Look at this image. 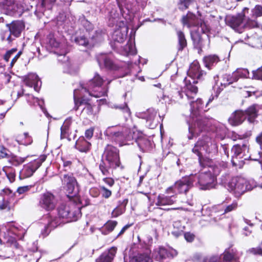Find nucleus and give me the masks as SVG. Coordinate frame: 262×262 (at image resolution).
Instances as JSON below:
<instances>
[{
  "label": "nucleus",
  "mask_w": 262,
  "mask_h": 262,
  "mask_svg": "<svg viewBox=\"0 0 262 262\" xmlns=\"http://www.w3.org/2000/svg\"><path fill=\"white\" fill-rule=\"evenodd\" d=\"M204 167L198 173L191 174L193 177V184L198 185L202 190H207L214 187L216 177L227 167V163L222 162H213L207 160L203 164Z\"/></svg>",
  "instance_id": "f257e3e1"
},
{
  "label": "nucleus",
  "mask_w": 262,
  "mask_h": 262,
  "mask_svg": "<svg viewBox=\"0 0 262 262\" xmlns=\"http://www.w3.org/2000/svg\"><path fill=\"white\" fill-rule=\"evenodd\" d=\"M58 217H47L48 223L41 231L42 236H47L51 230L62 223L77 221L81 216V208L72 204L71 205H60L57 209Z\"/></svg>",
  "instance_id": "f03ea898"
},
{
  "label": "nucleus",
  "mask_w": 262,
  "mask_h": 262,
  "mask_svg": "<svg viewBox=\"0 0 262 262\" xmlns=\"http://www.w3.org/2000/svg\"><path fill=\"white\" fill-rule=\"evenodd\" d=\"M120 165L118 149L113 146L107 145L99 165V169L102 174L105 176H109L113 172L112 169L119 167Z\"/></svg>",
  "instance_id": "7ed1b4c3"
},
{
  "label": "nucleus",
  "mask_w": 262,
  "mask_h": 262,
  "mask_svg": "<svg viewBox=\"0 0 262 262\" xmlns=\"http://www.w3.org/2000/svg\"><path fill=\"white\" fill-rule=\"evenodd\" d=\"M227 186L229 191L235 196L239 197L246 191L252 190L256 185L252 180L248 181L242 177H234L230 180Z\"/></svg>",
  "instance_id": "20e7f679"
},
{
  "label": "nucleus",
  "mask_w": 262,
  "mask_h": 262,
  "mask_svg": "<svg viewBox=\"0 0 262 262\" xmlns=\"http://www.w3.org/2000/svg\"><path fill=\"white\" fill-rule=\"evenodd\" d=\"M192 151L199 157L200 164H202L201 157L203 155V151H205L208 154H215L217 152V146L216 142L212 140L211 137L206 135L195 144Z\"/></svg>",
  "instance_id": "39448f33"
},
{
  "label": "nucleus",
  "mask_w": 262,
  "mask_h": 262,
  "mask_svg": "<svg viewBox=\"0 0 262 262\" xmlns=\"http://www.w3.org/2000/svg\"><path fill=\"white\" fill-rule=\"evenodd\" d=\"M103 79L100 76L96 73L94 78L91 79L82 89L88 92L89 95L96 98L104 96L106 95L107 91L101 88Z\"/></svg>",
  "instance_id": "423d86ee"
},
{
  "label": "nucleus",
  "mask_w": 262,
  "mask_h": 262,
  "mask_svg": "<svg viewBox=\"0 0 262 262\" xmlns=\"http://www.w3.org/2000/svg\"><path fill=\"white\" fill-rule=\"evenodd\" d=\"M28 0H0V8L3 9L6 14L20 15L23 11L28 9L26 2Z\"/></svg>",
  "instance_id": "0eeeda50"
},
{
  "label": "nucleus",
  "mask_w": 262,
  "mask_h": 262,
  "mask_svg": "<svg viewBox=\"0 0 262 262\" xmlns=\"http://www.w3.org/2000/svg\"><path fill=\"white\" fill-rule=\"evenodd\" d=\"M104 134L116 142H121L124 139L130 140L135 138L133 136L134 133H132L130 129L126 127L119 129L117 127H108L105 131Z\"/></svg>",
  "instance_id": "6e6552de"
},
{
  "label": "nucleus",
  "mask_w": 262,
  "mask_h": 262,
  "mask_svg": "<svg viewBox=\"0 0 262 262\" xmlns=\"http://www.w3.org/2000/svg\"><path fill=\"white\" fill-rule=\"evenodd\" d=\"M193 185V177L190 174L176 182L172 186L166 189V192L169 194L186 193Z\"/></svg>",
  "instance_id": "1a4fd4ad"
},
{
  "label": "nucleus",
  "mask_w": 262,
  "mask_h": 262,
  "mask_svg": "<svg viewBox=\"0 0 262 262\" xmlns=\"http://www.w3.org/2000/svg\"><path fill=\"white\" fill-rule=\"evenodd\" d=\"M238 258L237 251L233 248L226 249L222 254V258L218 255L207 256L204 258L203 262H232Z\"/></svg>",
  "instance_id": "9d476101"
},
{
  "label": "nucleus",
  "mask_w": 262,
  "mask_h": 262,
  "mask_svg": "<svg viewBox=\"0 0 262 262\" xmlns=\"http://www.w3.org/2000/svg\"><path fill=\"white\" fill-rule=\"evenodd\" d=\"M208 123L209 121L207 119L201 117L197 118L193 123L189 125L188 139L191 140L201 133L207 130Z\"/></svg>",
  "instance_id": "9b49d317"
},
{
  "label": "nucleus",
  "mask_w": 262,
  "mask_h": 262,
  "mask_svg": "<svg viewBox=\"0 0 262 262\" xmlns=\"http://www.w3.org/2000/svg\"><path fill=\"white\" fill-rule=\"evenodd\" d=\"M140 117L146 120V126L151 129L155 128L158 125L160 116H158L157 112L152 108L139 114Z\"/></svg>",
  "instance_id": "f8f14e48"
},
{
  "label": "nucleus",
  "mask_w": 262,
  "mask_h": 262,
  "mask_svg": "<svg viewBox=\"0 0 262 262\" xmlns=\"http://www.w3.org/2000/svg\"><path fill=\"white\" fill-rule=\"evenodd\" d=\"M62 185L66 187V189L69 193L74 194L79 191V185L73 174L68 173L62 175L60 177Z\"/></svg>",
  "instance_id": "ddd939ff"
},
{
  "label": "nucleus",
  "mask_w": 262,
  "mask_h": 262,
  "mask_svg": "<svg viewBox=\"0 0 262 262\" xmlns=\"http://www.w3.org/2000/svg\"><path fill=\"white\" fill-rule=\"evenodd\" d=\"M46 159V156L42 155L37 159L24 165L21 170V174L25 177L28 178L32 176L34 172L40 167L42 163Z\"/></svg>",
  "instance_id": "4468645a"
},
{
  "label": "nucleus",
  "mask_w": 262,
  "mask_h": 262,
  "mask_svg": "<svg viewBox=\"0 0 262 262\" xmlns=\"http://www.w3.org/2000/svg\"><path fill=\"white\" fill-rule=\"evenodd\" d=\"M56 205V200L54 195L50 192L43 193L40 198L39 205L46 210H51L54 209Z\"/></svg>",
  "instance_id": "2eb2a0df"
},
{
  "label": "nucleus",
  "mask_w": 262,
  "mask_h": 262,
  "mask_svg": "<svg viewBox=\"0 0 262 262\" xmlns=\"http://www.w3.org/2000/svg\"><path fill=\"white\" fill-rule=\"evenodd\" d=\"M247 7H244L243 12L234 16H228L226 18V24L235 30H238V28L242 25L245 18L244 11L248 10Z\"/></svg>",
  "instance_id": "dca6fc26"
},
{
  "label": "nucleus",
  "mask_w": 262,
  "mask_h": 262,
  "mask_svg": "<svg viewBox=\"0 0 262 262\" xmlns=\"http://www.w3.org/2000/svg\"><path fill=\"white\" fill-rule=\"evenodd\" d=\"M96 59L100 68H105L108 70H117L118 69L111 58L106 54L101 53L96 56Z\"/></svg>",
  "instance_id": "f3484780"
},
{
  "label": "nucleus",
  "mask_w": 262,
  "mask_h": 262,
  "mask_svg": "<svg viewBox=\"0 0 262 262\" xmlns=\"http://www.w3.org/2000/svg\"><path fill=\"white\" fill-rule=\"evenodd\" d=\"M76 93L77 90H74V98L75 101V106L74 107V109L77 111L78 109V107L82 105H84L85 106L82 109L83 113H86L87 114L91 115L93 114V107L92 105H91L89 103V99L86 98L85 96L82 97L80 98L79 102L76 99Z\"/></svg>",
  "instance_id": "a211bd4d"
},
{
  "label": "nucleus",
  "mask_w": 262,
  "mask_h": 262,
  "mask_svg": "<svg viewBox=\"0 0 262 262\" xmlns=\"http://www.w3.org/2000/svg\"><path fill=\"white\" fill-rule=\"evenodd\" d=\"M187 74L189 77L194 79L193 83L197 82L195 79H202L206 74L203 71L200 70V65L197 61H194L190 64Z\"/></svg>",
  "instance_id": "6ab92c4d"
},
{
  "label": "nucleus",
  "mask_w": 262,
  "mask_h": 262,
  "mask_svg": "<svg viewBox=\"0 0 262 262\" xmlns=\"http://www.w3.org/2000/svg\"><path fill=\"white\" fill-rule=\"evenodd\" d=\"M6 26L9 29L11 34L15 37H19L25 28L24 24L19 20L13 21L10 24H6Z\"/></svg>",
  "instance_id": "aec40b11"
},
{
  "label": "nucleus",
  "mask_w": 262,
  "mask_h": 262,
  "mask_svg": "<svg viewBox=\"0 0 262 262\" xmlns=\"http://www.w3.org/2000/svg\"><path fill=\"white\" fill-rule=\"evenodd\" d=\"M177 251L173 249L169 248L168 249L164 248H160L157 254L156 255V258L157 260L161 261L166 258H171L177 255Z\"/></svg>",
  "instance_id": "412c9836"
},
{
  "label": "nucleus",
  "mask_w": 262,
  "mask_h": 262,
  "mask_svg": "<svg viewBox=\"0 0 262 262\" xmlns=\"http://www.w3.org/2000/svg\"><path fill=\"white\" fill-rule=\"evenodd\" d=\"M24 82L29 87H33L35 91L38 92L41 84V81L35 74H30L25 78Z\"/></svg>",
  "instance_id": "4be33fe9"
},
{
  "label": "nucleus",
  "mask_w": 262,
  "mask_h": 262,
  "mask_svg": "<svg viewBox=\"0 0 262 262\" xmlns=\"http://www.w3.org/2000/svg\"><path fill=\"white\" fill-rule=\"evenodd\" d=\"M198 93V88L194 85L190 84L186 85L184 91H178L177 94L180 98H183L184 95L185 96L188 100H191L194 98V96Z\"/></svg>",
  "instance_id": "5701e85b"
},
{
  "label": "nucleus",
  "mask_w": 262,
  "mask_h": 262,
  "mask_svg": "<svg viewBox=\"0 0 262 262\" xmlns=\"http://www.w3.org/2000/svg\"><path fill=\"white\" fill-rule=\"evenodd\" d=\"M244 112L242 110L235 111L229 118L230 124L233 126H237L243 123L246 119Z\"/></svg>",
  "instance_id": "b1692460"
},
{
  "label": "nucleus",
  "mask_w": 262,
  "mask_h": 262,
  "mask_svg": "<svg viewBox=\"0 0 262 262\" xmlns=\"http://www.w3.org/2000/svg\"><path fill=\"white\" fill-rule=\"evenodd\" d=\"M127 28L125 26L116 29L112 34V38L115 42L122 43L126 39Z\"/></svg>",
  "instance_id": "393cba45"
},
{
  "label": "nucleus",
  "mask_w": 262,
  "mask_h": 262,
  "mask_svg": "<svg viewBox=\"0 0 262 262\" xmlns=\"http://www.w3.org/2000/svg\"><path fill=\"white\" fill-rule=\"evenodd\" d=\"M117 250L116 247H111L108 251L102 253L96 259L95 262H112L116 254Z\"/></svg>",
  "instance_id": "a878e982"
},
{
  "label": "nucleus",
  "mask_w": 262,
  "mask_h": 262,
  "mask_svg": "<svg viewBox=\"0 0 262 262\" xmlns=\"http://www.w3.org/2000/svg\"><path fill=\"white\" fill-rule=\"evenodd\" d=\"M259 109V106L257 104H254L250 106L245 111H244L246 118L250 123L254 122L255 118L258 116V113Z\"/></svg>",
  "instance_id": "bb28decb"
},
{
  "label": "nucleus",
  "mask_w": 262,
  "mask_h": 262,
  "mask_svg": "<svg viewBox=\"0 0 262 262\" xmlns=\"http://www.w3.org/2000/svg\"><path fill=\"white\" fill-rule=\"evenodd\" d=\"M218 76L214 77V80L215 82L214 88L217 87V89H219L220 91L223 89V87H226L227 85H228L230 84H232L233 82L232 77L231 75L230 74H225L223 76L222 81L220 82L218 81Z\"/></svg>",
  "instance_id": "cd10ccee"
},
{
  "label": "nucleus",
  "mask_w": 262,
  "mask_h": 262,
  "mask_svg": "<svg viewBox=\"0 0 262 262\" xmlns=\"http://www.w3.org/2000/svg\"><path fill=\"white\" fill-rule=\"evenodd\" d=\"M176 202L174 195L165 196L159 195L157 198V202L156 203L157 206L171 205Z\"/></svg>",
  "instance_id": "c85d7f7f"
},
{
  "label": "nucleus",
  "mask_w": 262,
  "mask_h": 262,
  "mask_svg": "<svg viewBox=\"0 0 262 262\" xmlns=\"http://www.w3.org/2000/svg\"><path fill=\"white\" fill-rule=\"evenodd\" d=\"M182 21L184 25L189 28L195 26L198 23L196 16L190 12H188L186 15L183 16Z\"/></svg>",
  "instance_id": "c756f323"
},
{
  "label": "nucleus",
  "mask_w": 262,
  "mask_h": 262,
  "mask_svg": "<svg viewBox=\"0 0 262 262\" xmlns=\"http://www.w3.org/2000/svg\"><path fill=\"white\" fill-rule=\"evenodd\" d=\"M12 234L7 231V233L5 234L3 239V243L8 246H10L15 249H18L20 248V245L17 242L16 238L11 235Z\"/></svg>",
  "instance_id": "7c9ffc66"
},
{
  "label": "nucleus",
  "mask_w": 262,
  "mask_h": 262,
  "mask_svg": "<svg viewBox=\"0 0 262 262\" xmlns=\"http://www.w3.org/2000/svg\"><path fill=\"white\" fill-rule=\"evenodd\" d=\"M72 124V119H67L63 123L60 128V138L61 139L69 138L70 127Z\"/></svg>",
  "instance_id": "2f4dec72"
},
{
  "label": "nucleus",
  "mask_w": 262,
  "mask_h": 262,
  "mask_svg": "<svg viewBox=\"0 0 262 262\" xmlns=\"http://www.w3.org/2000/svg\"><path fill=\"white\" fill-rule=\"evenodd\" d=\"M91 143L87 141L85 139L80 138L77 141L75 144L76 148L81 152H86L90 148Z\"/></svg>",
  "instance_id": "473e14b6"
},
{
  "label": "nucleus",
  "mask_w": 262,
  "mask_h": 262,
  "mask_svg": "<svg viewBox=\"0 0 262 262\" xmlns=\"http://www.w3.org/2000/svg\"><path fill=\"white\" fill-rule=\"evenodd\" d=\"M8 232L12 235H14L18 238H21L25 234V230L20 226H16L15 224L10 223L8 225Z\"/></svg>",
  "instance_id": "72a5a7b5"
},
{
  "label": "nucleus",
  "mask_w": 262,
  "mask_h": 262,
  "mask_svg": "<svg viewBox=\"0 0 262 262\" xmlns=\"http://www.w3.org/2000/svg\"><path fill=\"white\" fill-rule=\"evenodd\" d=\"M247 150V146L246 144H237L232 147L231 151L233 153V157L241 159L243 157V152Z\"/></svg>",
  "instance_id": "f704fd0d"
},
{
  "label": "nucleus",
  "mask_w": 262,
  "mask_h": 262,
  "mask_svg": "<svg viewBox=\"0 0 262 262\" xmlns=\"http://www.w3.org/2000/svg\"><path fill=\"white\" fill-rule=\"evenodd\" d=\"M189 100L190 101L189 103L191 113L194 115H197V111L200 112L201 110L205 111V110H204V105L201 99H198L195 101H192L191 99Z\"/></svg>",
  "instance_id": "c9c22d12"
},
{
  "label": "nucleus",
  "mask_w": 262,
  "mask_h": 262,
  "mask_svg": "<svg viewBox=\"0 0 262 262\" xmlns=\"http://www.w3.org/2000/svg\"><path fill=\"white\" fill-rule=\"evenodd\" d=\"M117 225V221H108L99 230L103 234L107 235L114 229Z\"/></svg>",
  "instance_id": "e433bc0d"
},
{
  "label": "nucleus",
  "mask_w": 262,
  "mask_h": 262,
  "mask_svg": "<svg viewBox=\"0 0 262 262\" xmlns=\"http://www.w3.org/2000/svg\"><path fill=\"white\" fill-rule=\"evenodd\" d=\"M177 34L178 38V50L182 51L187 46V41L185 35L183 32L180 30L177 31Z\"/></svg>",
  "instance_id": "4c0bfd02"
},
{
  "label": "nucleus",
  "mask_w": 262,
  "mask_h": 262,
  "mask_svg": "<svg viewBox=\"0 0 262 262\" xmlns=\"http://www.w3.org/2000/svg\"><path fill=\"white\" fill-rule=\"evenodd\" d=\"M112 107L121 111L126 118L129 117L131 115L130 110L126 102H124L122 104H114Z\"/></svg>",
  "instance_id": "58836bf2"
},
{
  "label": "nucleus",
  "mask_w": 262,
  "mask_h": 262,
  "mask_svg": "<svg viewBox=\"0 0 262 262\" xmlns=\"http://www.w3.org/2000/svg\"><path fill=\"white\" fill-rule=\"evenodd\" d=\"M191 38L195 48L201 50L204 45L202 37L198 33H194L191 34Z\"/></svg>",
  "instance_id": "ea45409f"
},
{
  "label": "nucleus",
  "mask_w": 262,
  "mask_h": 262,
  "mask_svg": "<svg viewBox=\"0 0 262 262\" xmlns=\"http://www.w3.org/2000/svg\"><path fill=\"white\" fill-rule=\"evenodd\" d=\"M203 61L205 67L209 68L211 66L217 63L219 61V59L216 55H210L205 57Z\"/></svg>",
  "instance_id": "a19ab883"
},
{
  "label": "nucleus",
  "mask_w": 262,
  "mask_h": 262,
  "mask_svg": "<svg viewBox=\"0 0 262 262\" xmlns=\"http://www.w3.org/2000/svg\"><path fill=\"white\" fill-rule=\"evenodd\" d=\"M150 257L147 253L138 254L130 258L129 262H148Z\"/></svg>",
  "instance_id": "79ce46f5"
},
{
  "label": "nucleus",
  "mask_w": 262,
  "mask_h": 262,
  "mask_svg": "<svg viewBox=\"0 0 262 262\" xmlns=\"http://www.w3.org/2000/svg\"><path fill=\"white\" fill-rule=\"evenodd\" d=\"M237 206H238L237 203L235 201H234L232 202V204L228 205L226 206H222L221 205H219L218 207L220 208L221 207H224V209L220 210V212H221V213L222 214H225L228 213L229 212H230L232 211L236 210L237 208Z\"/></svg>",
  "instance_id": "37998d69"
},
{
  "label": "nucleus",
  "mask_w": 262,
  "mask_h": 262,
  "mask_svg": "<svg viewBox=\"0 0 262 262\" xmlns=\"http://www.w3.org/2000/svg\"><path fill=\"white\" fill-rule=\"evenodd\" d=\"M73 39L76 44L79 46L87 47L89 44V40L84 36L74 37Z\"/></svg>",
  "instance_id": "c03bdc74"
},
{
  "label": "nucleus",
  "mask_w": 262,
  "mask_h": 262,
  "mask_svg": "<svg viewBox=\"0 0 262 262\" xmlns=\"http://www.w3.org/2000/svg\"><path fill=\"white\" fill-rule=\"evenodd\" d=\"M47 39V45L49 47L54 49H57L59 47V42L57 41L53 35L50 34Z\"/></svg>",
  "instance_id": "a18cd8bd"
},
{
  "label": "nucleus",
  "mask_w": 262,
  "mask_h": 262,
  "mask_svg": "<svg viewBox=\"0 0 262 262\" xmlns=\"http://www.w3.org/2000/svg\"><path fill=\"white\" fill-rule=\"evenodd\" d=\"M79 21L81 25L87 31L90 32L91 31L93 30V25L89 21L86 19L84 16L80 17L79 18Z\"/></svg>",
  "instance_id": "49530a36"
},
{
  "label": "nucleus",
  "mask_w": 262,
  "mask_h": 262,
  "mask_svg": "<svg viewBox=\"0 0 262 262\" xmlns=\"http://www.w3.org/2000/svg\"><path fill=\"white\" fill-rule=\"evenodd\" d=\"M244 27L246 28L252 29L259 27V25L256 20L248 18L244 24Z\"/></svg>",
  "instance_id": "de8ad7c7"
},
{
  "label": "nucleus",
  "mask_w": 262,
  "mask_h": 262,
  "mask_svg": "<svg viewBox=\"0 0 262 262\" xmlns=\"http://www.w3.org/2000/svg\"><path fill=\"white\" fill-rule=\"evenodd\" d=\"M252 16L254 18H257L262 16V6L260 5H256L252 10Z\"/></svg>",
  "instance_id": "09e8293b"
},
{
  "label": "nucleus",
  "mask_w": 262,
  "mask_h": 262,
  "mask_svg": "<svg viewBox=\"0 0 262 262\" xmlns=\"http://www.w3.org/2000/svg\"><path fill=\"white\" fill-rule=\"evenodd\" d=\"M26 158L17 156H13L10 160V162L13 165L17 166L25 162Z\"/></svg>",
  "instance_id": "8fccbe9b"
},
{
  "label": "nucleus",
  "mask_w": 262,
  "mask_h": 262,
  "mask_svg": "<svg viewBox=\"0 0 262 262\" xmlns=\"http://www.w3.org/2000/svg\"><path fill=\"white\" fill-rule=\"evenodd\" d=\"M32 99L33 101V104L36 105L37 104L41 109L43 110V101L42 100H40L38 98H35L33 96H28V99L27 100L28 102L31 103L30 100Z\"/></svg>",
  "instance_id": "3c124183"
},
{
  "label": "nucleus",
  "mask_w": 262,
  "mask_h": 262,
  "mask_svg": "<svg viewBox=\"0 0 262 262\" xmlns=\"http://www.w3.org/2000/svg\"><path fill=\"white\" fill-rule=\"evenodd\" d=\"M10 209L9 202L5 197H1L0 199V210Z\"/></svg>",
  "instance_id": "603ef678"
},
{
  "label": "nucleus",
  "mask_w": 262,
  "mask_h": 262,
  "mask_svg": "<svg viewBox=\"0 0 262 262\" xmlns=\"http://www.w3.org/2000/svg\"><path fill=\"white\" fill-rule=\"evenodd\" d=\"M41 6L48 9L52 8V6L55 3L56 0H40Z\"/></svg>",
  "instance_id": "864d4df0"
},
{
  "label": "nucleus",
  "mask_w": 262,
  "mask_h": 262,
  "mask_svg": "<svg viewBox=\"0 0 262 262\" xmlns=\"http://www.w3.org/2000/svg\"><path fill=\"white\" fill-rule=\"evenodd\" d=\"M248 252L254 255H258L262 256V242L259 247L250 248L248 250Z\"/></svg>",
  "instance_id": "5fc2aeb1"
},
{
  "label": "nucleus",
  "mask_w": 262,
  "mask_h": 262,
  "mask_svg": "<svg viewBox=\"0 0 262 262\" xmlns=\"http://www.w3.org/2000/svg\"><path fill=\"white\" fill-rule=\"evenodd\" d=\"M100 189L101 191V194L103 198L107 199L112 195V191L104 186H100Z\"/></svg>",
  "instance_id": "6e6d98bb"
},
{
  "label": "nucleus",
  "mask_w": 262,
  "mask_h": 262,
  "mask_svg": "<svg viewBox=\"0 0 262 262\" xmlns=\"http://www.w3.org/2000/svg\"><path fill=\"white\" fill-rule=\"evenodd\" d=\"M235 71L241 78H246L249 75V71L246 69H237Z\"/></svg>",
  "instance_id": "4d7b16f0"
},
{
  "label": "nucleus",
  "mask_w": 262,
  "mask_h": 262,
  "mask_svg": "<svg viewBox=\"0 0 262 262\" xmlns=\"http://www.w3.org/2000/svg\"><path fill=\"white\" fill-rule=\"evenodd\" d=\"M253 78L262 80V66L256 71H253Z\"/></svg>",
  "instance_id": "13d9d810"
},
{
  "label": "nucleus",
  "mask_w": 262,
  "mask_h": 262,
  "mask_svg": "<svg viewBox=\"0 0 262 262\" xmlns=\"http://www.w3.org/2000/svg\"><path fill=\"white\" fill-rule=\"evenodd\" d=\"M17 51L16 49H12L8 51L4 56V59L6 61H8L11 56Z\"/></svg>",
  "instance_id": "bf43d9fd"
},
{
  "label": "nucleus",
  "mask_w": 262,
  "mask_h": 262,
  "mask_svg": "<svg viewBox=\"0 0 262 262\" xmlns=\"http://www.w3.org/2000/svg\"><path fill=\"white\" fill-rule=\"evenodd\" d=\"M96 36L93 35L91 37V39L92 40V43L94 44L99 41H100L102 39L101 34L100 33L97 32V31L95 33Z\"/></svg>",
  "instance_id": "052dcab7"
},
{
  "label": "nucleus",
  "mask_w": 262,
  "mask_h": 262,
  "mask_svg": "<svg viewBox=\"0 0 262 262\" xmlns=\"http://www.w3.org/2000/svg\"><path fill=\"white\" fill-rule=\"evenodd\" d=\"M9 151L3 146H0V159L7 158Z\"/></svg>",
  "instance_id": "680f3d73"
},
{
  "label": "nucleus",
  "mask_w": 262,
  "mask_h": 262,
  "mask_svg": "<svg viewBox=\"0 0 262 262\" xmlns=\"http://www.w3.org/2000/svg\"><path fill=\"white\" fill-rule=\"evenodd\" d=\"M124 212L123 209L116 207L115 209H114L112 213V215L113 217H116L118 216L119 215L122 214Z\"/></svg>",
  "instance_id": "e2e57ef3"
},
{
  "label": "nucleus",
  "mask_w": 262,
  "mask_h": 262,
  "mask_svg": "<svg viewBox=\"0 0 262 262\" xmlns=\"http://www.w3.org/2000/svg\"><path fill=\"white\" fill-rule=\"evenodd\" d=\"M8 32L7 31H5V32L3 33L1 35V38H2V40H6L7 41H8V42L10 43L13 40V39L11 37V35H12L10 32L8 36L6 37V34Z\"/></svg>",
  "instance_id": "0e129e2a"
},
{
  "label": "nucleus",
  "mask_w": 262,
  "mask_h": 262,
  "mask_svg": "<svg viewBox=\"0 0 262 262\" xmlns=\"http://www.w3.org/2000/svg\"><path fill=\"white\" fill-rule=\"evenodd\" d=\"M194 235L190 232H186L184 233V238L188 242H192L194 239Z\"/></svg>",
  "instance_id": "69168bd1"
},
{
  "label": "nucleus",
  "mask_w": 262,
  "mask_h": 262,
  "mask_svg": "<svg viewBox=\"0 0 262 262\" xmlns=\"http://www.w3.org/2000/svg\"><path fill=\"white\" fill-rule=\"evenodd\" d=\"M126 50L127 52L132 55H134L136 54V51L135 49L134 46H133L131 43L127 44L126 46Z\"/></svg>",
  "instance_id": "338daca9"
},
{
  "label": "nucleus",
  "mask_w": 262,
  "mask_h": 262,
  "mask_svg": "<svg viewBox=\"0 0 262 262\" xmlns=\"http://www.w3.org/2000/svg\"><path fill=\"white\" fill-rule=\"evenodd\" d=\"M31 188V186H24L19 187L17 188V192L19 194H22L24 192L28 191Z\"/></svg>",
  "instance_id": "774afa93"
}]
</instances>
